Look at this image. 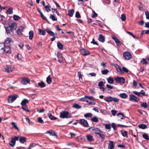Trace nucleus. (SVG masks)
<instances>
[{
  "instance_id": "59",
  "label": "nucleus",
  "mask_w": 149,
  "mask_h": 149,
  "mask_svg": "<svg viewBox=\"0 0 149 149\" xmlns=\"http://www.w3.org/2000/svg\"><path fill=\"white\" fill-rule=\"evenodd\" d=\"M104 83L102 81H100L98 84V86H104Z\"/></svg>"
},
{
  "instance_id": "57",
  "label": "nucleus",
  "mask_w": 149,
  "mask_h": 149,
  "mask_svg": "<svg viewBox=\"0 0 149 149\" xmlns=\"http://www.w3.org/2000/svg\"><path fill=\"white\" fill-rule=\"evenodd\" d=\"M123 71V72H128L129 70L126 68L125 67H123L122 68Z\"/></svg>"
},
{
  "instance_id": "47",
  "label": "nucleus",
  "mask_w": 149,
  "mask_h": 149,
  "mask_svg": "<svg viewBox=\"0 0 149 149\" xmlns=\"http://www.w3.org/2000/svg\"><path fill=\"white\" fill-rule=\"evenodd\" d=\"M109 72V71L107 69H105L101 71L102 73L103 74H107Z\"/></svg>"
},
{
  "instance_id": "49",
  "label": "nucleus",
  "mask_w": 149,
  "mask_h": 149,
  "mask_svg": "<svg viewBox=\"0 0 149 149\" xmlns=\"http://www.w3.org/2000/svg\"><path fill=\"white\" fill-rule=\"evenodd\" d=\"M142 136L145 139L147 140H149L148 136L146 134H143L142 135Z\"/></svg>"
},
{
  "instance_id": "55",
  "label": "nucleus",
  "mask_w": 149,
  "mask_h": 149,
  "mask_svg": "<svg viewBox=\"0 0 149 149\" xmlns=\"http://www.w3.org/2000/svg\"><path fill=\"white\" fill-rule=\"evenodd\" d=\"M121 19L123 21H124L125 20L126 17L124 14L121 15Z\"/></svg>"
},
{
  "instance_id": "18",
  "label": "nucleus",
  "mask_w": 149,
  "mask_h": 149,
  "mask_svg": "<svg viewBox=\"0 0 149 149\" xmlns=\"http://www.w3.org/2000/svg\"><path fill=\"white\" fill-rule=\"evenodd\" d=\"M46 31L50 36L53 37H54V36H55L54 33L52 32V31L47 29H46Z\"/></svg>"
},
{
  "instance_id": "13",
  "label": "nucleus",
  "mask_w": 149,
  "mask_h": 149,
  "mask_svg": "<svg viewBox=\"0 0 149 149\" xmlns=\"http://www.w3.org/2000/svg\"><path fill=\"white\" fill-rule=\"evenodd\" d=\"M112 38L114 40L115 42L117 45H119L121 44V42L118 40V38L115 36H112Z\"/></svg>"
},
{
  "instance_id": "30",
  "label": "nucleus",
  "mask_w": 149,
  "mask_h": 149,
  "mask_svg": "<svg viewBox=\"0 0 149 149\" xmlns=\"http://www.w3.org/2000/svg\"><path fill=\"white\" fill-rule=\"evenodd\" d=\"M74 10L73 9L69 10L68 11V15L70 17H72L74 13Z\"/></svg>"
},
{
  "instance_id": "35",
  "label": "nucleus",
  "mask_w": 149,
  "mask_h": 149,
  "mask_svg": "<svg viewBox=\"0 0 149 149\" xmlns=\"http://www.w3.org/2000/svg\"><path fill=\"white\" fill-rule=\"evenodd\" d=\"M98 135L100 136V137L102 139H104L105 138V135L103 133V132L100 131V132L98 134Z\"/></svg>"
},
{
  "instance_id": "11",
  "label": "nucleus",
  "mask_w": 149,
  "mask_h": 149,
  "mask_svg": "<svg viewBox=\"0 0 149 149\" xmlns=\"http://www.w3.org/2000/svg\"><path fill=\"white\" fill-rule=\"evenodd\" d=\"M6 31L8 35L12 36L13 35V30L9 26L7 27L6 28Z\"/></svg>"
},
{
  "instance_id": "64",
  "label": "nucleus",
  "mask_w": 149,
  "mask_h": 149,
  "mask_svg": "<svg viewBox=\"0 0 149 149\" xmlns=\"http://www.w3.org/2000/svg\"><path fill=\"white\" fill-rule=\"evenodd\" d=\"M117 111L115 110H112L111 111V112L112 114L114 116L115 115Z\"/></svg>"
},
{
  "instance_id": "21",
  "label": "nucleus",
  "mask_w": 149,
  "mask_h": 149,
  "mask_svg": "<svg viewBox=\"0 0 149 149\" xmlns=\"http://www.w3.org/2000/svg\"><path fill=\"white\" fill-rule=\"evenodd\" d=\"M108 82L110 84H113L114 82L113 79L111 77H109L107 79Z\"/></svg>"
},
{
  "instance_id": "9",
  "label": "nucleus",
  "mask_w": 149,
  "mask_h": 149,
  "mask_svg": "<svg viewBox=\"0 0 149 149\" xmlns=\"http://www.w3.org/2000/svg\"><path fill=\"white\" fill-rule=\"evenodd\" d=\"M1 50H3L6 53L8 54H10L11 53L10 50V48L9 46H5L4 48H2Z\"/></svg>"
},
{
  "instance_id": "25",
  "label": "nucleus",
  "mask_w": 149,
  "mask_h": 149,
  "mask_svg": "<svg viewBox=\"0 0 149 149\" xmlns=\"http://www.w3.org/2000/svg\"><path fill=\"white\" fill-rule=\"evenodd\" d=\"M138 127L139 128L144 129L147 128V126L144 124H141L139 125Z\"/></svg>"
},
{
  "instance_id": "20",
  "label": "nucleus",
  "mask_w": 149,
  "mask_h": 149,
  "mask_svg": "<svg viewBox=\"0 0 149 149\" xmlns=\"http://www.w3.org/2000/svg\"><path fill=\"white\" fill-rule=\"evenodd\" d=\"M38 30L39 31V34L40 35L44 36L45 35L46 32L45 30L40 29H39Z\"/></svg>"
},
{
  "instance_id": "1",
  "label": "nucleus",
  "mask_w": 149,
  "mask_h": 149,
  "mask_svg": "<svg viewBox=\"0 0 149 149\" xmlns=\"http://www.w3.org/2000/svg\"><path fill=\"white\" fill-rule=\"evenodd\" d=\"M60 117L61 118H69L72 117L71 116L68 112L66 111H63L60 113Z\"/></svg>"
},
{
  "instance_id": "33",
  "label": "nucleus",
  "mask_w": 149,
  "mask_h": 149,
  "mask_svg": "<svg viewBox=\"0 0 149 149\" xmlns=\"http://www.w3.org/2000/svg\"><path fill=\"white\" fill-rule=\"evenodd\" d=\"M46 82L49 84H50L51 83L52 79L50 78V76H48L47 77V78Z\"/></svg>"
},
{
  "instance_id": "36",
  "label": "nucleus",
  "mask_w": 149,
  "mask_h": 149,
  "mask_svg": "<svg viewBox=\"0 0 149 149\" xmlns=\"http://www.w3.org/2000/svg\"><path fill=\"white\" fill-rule=\"evenodd\" d=\"M49 133L50 135L52 136H56V133L54 131L51 132L50 131H47L46 133Z\"/></svg>"
},
{
  "instance_id": "10",
  "label": "nucleus",
  "mask_w": 149,
  "mask_h": 149,
  "mask_svg": "<svg viewBox=\"0 0 149 149\" xmlns=\"http://www.w3.org/2000/svg\"><path fill=\"white\" fill-rule=\"evenodd\" d=\"M13 67H10L9 65H6L5 68V71L8 73L11 72L13 71Z\"/></svg>"
},
{
  "instance_id": "16",
  "label": "nucleus",
  "mask_w": 149,
  "mask_h": 149,
  "mask_svg": "<svg viewBox=\"0 0 149 149\" xmlns=\"http://www.w3.org/2000/svg\"><path fill=\"white\" fill-rule=\"evenodd\" d=\"M109 142V143L108 145V148L109 149H113L114 147L113 141H110Z\"/></svg>"
},
{
  "instance_id": "19",
  "label": "nucleus",
  "mask_w": 149,
  "mask_h": 149,
  "mask_svg": "<svg viewBox=\"0 0 149 149\" xmlns=\"http://www.w3.org/2000/svg\"><path fill=\"white\" fill-rule=\"evenodd\" d=\"M26 140V138L24 137H20L19 138V141L22 143H24Z\"/></svg>"
},
{
  "instance_id": "56",
  "label": "nucleus",
  "mask_w": 149,
  "mask_h": 149,
  "mask_svg": "<svg viewBox=\"0 0 149 149\" xmlns=\"http://www.w3.org/2000/svg\"><path fill=\"white\" fill-rule=\"evenodd\" d=\"M38 121L39 123H44L43 120L40 117L38 118Z\"/></svg>"
},
{
  "instance_id": "39",
  "label": "nucleus",
  "mask_w": 149,
  "mask_h": 149,
  "mask_svg": "<svg viewBox=\"0 0 149 149\" xmlns=\"http://www.w3.org/2000/svg\"><path fill=\"white\" fill-rule=\"evenodd\" d=\"M141 63L143 64L146 65L148 64V62L146 61L145 59L143 58L141 61Z\"/></svg>"
},
{
  "instance_id": "27",
  "label": "nucleus",
  "mask_w": 149,
  "mask_h": 149,
  "mask_svg": "<svg viewBox=\"0 0 149 149\" xmlns=\"http://www.w3.org/2000/svg\"><path fill=\"white\" fill-rule=\"evenodd\" d=\"M38 85L41 88L44 87L45 86V84L42 81L38 83Z\"/></svg>"
},
{
  "instance_id": "61",
  "label": "nucleus",
  "mask_w": 149,
  "mask_h": 149,
  "mask_svg": "<svg viewBox=\"0 0 149 149\" xmlns=\"http://www.w3.org/2000/svg\"><path fill=\"white\" fill-rule=\"evenodd\" d=\"M75 17H76L77 18H80L81 16L79 13L78 12H77L75 14Z\"/></svg>"
},
{
  "instance_id": "31",
  "label": "nucleus",
  "mask_w": 149,
  "mask_h": 149,
  "mask_svg": "<svg viewBox=\"0 0 149 149\" xmlns=\"http://www.w3.org/2000/svg\"><path fill=\"white\" fill-rule=\"evenodd\" d=\"M29 39L31 40L33 36V32L32 31H31L29 32Z\"/></svg>"
},
{
  "instance_id": "29",
  "label": "nucleus",
  "mask_w": 149,
  "mask_h": 149,
  "mask_svg": "<svg viewBox=\"0 0 149 149\" xmlns=\"http://www.w3.org/2000/svg\"><path fill=\"white\" fill-rule=\"evenodd\" d=\"M11 125H12V126L14 128L19 130V129L17 126L16 123L14 122H12L11 123Z\"/></svg>"
},
{
  "instance_id": "17",
  "label": "nucleus",
  "mask_w": 149,
  "mask_h": 149,
  "mask_svg": "<svg viewBox=\"0 0 149 149\" xmlns=\"http://www.w3.org/2000/svg\"><path fill=\"white\" fill-rule=\"evenodd\" d=\"M104 37L102 34H100L98 37V40L100 42H104Z\"/></svg>"
},
{
  "instance_id": "8",
  "label": "nucleus",
  "mask_w": 149,
  "mask_h": 149,
  "mask_svg": "<svg viewBox=\"0 0 149 149\" xmlns=\"http://www.w3.org/2000/svg\"><path fill=\"white\" fill-rule=\"evenodd\" d=\"M129 100L132 101L137 102L139 100V98L133 95H129Z\"/></svg>"
},
{
  "instance_id": "26",
  "label": "nucleus",
  "mask_w": 149,
  "mask_h": 149,
  "mask_svg": "<svg viewBox=\"0 0 149 149\" xmlns=\"http://www.w3.org/2000/svg\"><path fill=\"white\" fill-rule=\"evenodd\" d=\"M48 115L49 118L51 120H54L56 119V118L54 116H52L51 113H48Z\"/></svg>"
},
{
  "instance_id": "42",
  "label": "nucleus",
  "mask_w": 149,
  "mask_h": 149,
  "mask_svg": "<svg viewBox=\"0 0 149 149\" xmlns=\"http://www.w3.org/2000/svg\"><path fill=\"white\" fill-rule=\"evenodd\" d=\"M92 116V114L91 113H87L84 115V116L86 118L91 117Z\"/></svg>"
},
{
  "instance_id": "45",
  "label": "nucleus",
  "mask_w": 149,
  "mask_h": 149,
  "mask_svg": "<svg viewBox=\"0 0 149 149\" xmlns=\"http://www.w3.org/2000/svg\"><path fill=\"white\" fill-rule=\"evenodd\" d=\"M57 45L58 48L60 49H62L63 48V45L60 43H58Z\"/></svg>"
},
{
  "instance_id": "28",
  "label": "nucleus",
  "mask_w": 149,
  "mask_h": 149,
  "mask_svg": "<svg viewBox=\"0 0 149 149\" xmlns=\"http://www.w3.org/2000/svg\"><path fill=\"white\" fill-rule=\"evenodd\" d=\"M15 140L13 139L10 141V143H9V144L11 147H13L15 145Z\"/></svg>"
},
{
  "instance_id": "12",
  "label": "nucleus",
  "mask_w": 149,
  "mask_h": 149,
  "mask_svg": "<svg viewBox=\"0 0 149 149\" xmlns=\"http://www.w3.org/2000/svg\"><path fill=\"white\" fill-rule=\"evenodd\" d=\"M80 52L81 54L83 55H88L90 54V52L86 51L84 49H83L80 50Z\"/></svg>"
},
{
  "instance_id": "41",
  "label": "nucleus",
  "mask_w": 149,
  "mask_h": 149,
  "mask_svg": "<svg viewBox=\"0 0 149 149\" xmlns=\"http://www.w3.org/2000/svg\"><path fill=\"white\" fill-rule=\"evenodd\" d=\"M127 132L126 131H124L121 132V134L123 137H127Z\"/></svg>"
},
{
  "instance_id": "44",
  "label": "nucleus",
  "mask_w": 149,
  "mask_h": 149,
  "mask_svg": "<svg viewBox=\"0 0 149 149\" xmlns=\"http://www.w3.org/2000/svg\"><path fill=\"white\" fill-rule=\"evenodd\" d=\"M50 18L54 21H57V18L55 17V16L52 15H50Z\"/></svg>"
},
{
  "instance_id": "58",
  "label": "nucleus",
  "mask_w": 149,
  "mask_h": 149,
  "mask_svg": "<svg viewBox=\"0 0 149 149\" xmlns=\"http://www.w3.org/2000/svg\"><path fill=\"white\" fill-rule=\"evenodd\" d=\"M22 109H23L25 111H27V112H29V110L28 109H27V107H25L24 106H22Z\"/></svg>"
},
{
  "instance_id": "48",
  "label": "nucleus",
  "mask_w": 149,
  "mask_h": 149,
  "mask_svg": "<svg viewBox=\"0 0 149 149\" xmlns=\"http://www.w3.org/2000/svg\"><path fill=\"white\" fill-rule=\"evenodd\" d=\"M104 125H105V128L107 130H110L111 129V125L110 124H104Z\"/></svg>"
},
{
  "instance_id": "54",
  "label": "nucleus",
  "mask_w": 149,
  "mask_h": 149,
  "mask_svg": "<svg viewBox=\"0 0 149 149\" xmlns=\"http://www.w3.org/2000/svg\"><path fill=\"white\" fill-rule=\"evenodd\" d=\"M117 71L118 72H119L120 74H122L123 73V71L120 68V67L117 70Z\"/></svg>"
},
{
  "instance_id": "53",
  "label": "nucleus",
  "mask_w": 149,
  "mask_h": 149,
  "mask_svg": "<svg viewBox=\"0 0 149 149\" xmlns=\"http://www.w3.org/2000/svg\"><path fill=\"white\" fill-rule=\"evenodd\" d=\"M58 61L60 63H61L63 61V56H58Z\"/></svg>"
},
{
  "instance_id": "34",
  "label": "nucleus",
  "mask_w": 149,
  "mask_h": 149,
  "mask_svg": "<svg viewBox=\"0 0 149 149\" xmlns=\"http://www.w3.org/2000/svg\"><path fill=\"white\" fill-rule=\"evenodd\" d=\"M91 120L92 121L95 123H97L98 121V118L95 116L93 117L91 119Z\"/></svg>"
},
{
  "instance_id": "51",
  "label": "nucleus",
  "mask_w": 149,
  "mask_h": 149,
  "mask_svg": "<svg viewBox=\"0 0 149 149\" xmlns=\"http://www.w3.org/2000/svg\"><path fill=\"white\" fill-rule=\"evenodd\" d=\"M25 26L24 25H21L19 26L18 29L20 30L21 31H23L24 29V28Z\"/></svg>"
},
{
  "instance_id": "14",
  "label": "nucleus",
  "mask_w": 149,
  "mask_h": 149,
  "mask_svg": "<svg viewBox=\"0 0 149 149\" xmlns=\"http://www.w3.org/2000/svg\"><path fill=\"white\" fill-rule=\"evenodd\" d=\"M30 82L29 79L27 78H24L22 79L21 83L23 85H26Z\"/></svg>"
},
{
  "instance_id": "50",
  "label": "nucleus",
  "mask_w": 149,
  "mask_h": 149,
  "mask_svg": "<svg viewBox=\"0 0 149 149\" xmlns=\"http://www.w3.org/2000/svg\"><path fill=\"white\" fill-rule=\"evenodd\" d=\"M73 107L74 108L77 109H80L81 108V106H80L78 104H74L73 105Z\"/></svg>"
},
{
  "instance_id": "62",
  "label": "nucleus",
  "mask_w": 149,
  "mask_h": 149,
  "mask_svg": "<svg viewBox=\"0 0 149 149\" xmlns=\"http://www.w3.org/2000/svg\"><path fill=\"white\" fill-rule=\"evenodd\" d=\"M133 92L135 95H137L139 97L140 96V93H139V92H138L136 91H133Z\"/></svg>"
},
{
  "instance_id": "6",
  "label": "nucleus",
  "mask_w": 149,
  "mask_h": 149,
  "mask_svg": "<svg viewBox=\"0 0 149 149\" xmlns=\"http://www.w3.org/2000/svg\"><path fill=\"white\" fill-rule=\"evenodd\" d=\"M116 82L118 83H122L123 84L124 83L125 79L123 77H117L115 78Z\"/></svg>"
},
{
  "instance_id": "63",
  "label": "nucleus",
  "mask_w": 149,
  "mask_h": 149,
  "mask_svg": "<svg viewBox=\"0 0 149 149\" xmlns=\"http://www.w3.org/2000/svg\"><path fill=\"white\" fill-rule=\"evenodd\" d=\"M145 15L146 16V18L147 19H149V13L148 11H146Z\"/></svg>"
},
{
  "instance_id": "15",
  "label": "nucleus",
  "mask_w": 149,
  "mask_h": 149,
  "mask_svg": "<svg viewBox=\"0 0 149 149\" xmlns=\"http://www.w3.org/2000/svg\"><path fill=\"white\" fill-rule=\"evenodd\" d=\"M9 26L12 29L14 30L16 29L17 27V24L15 23H10Z\"/></svg>"
},
{
  "instance_id": "52",
  "label": "nucleus",
  "mask_w": 149,
  "mask_h": 149,
  "mask_svg": "<svg viewBox=\"0 0 149 149\" xmlns=\"http://www.w3.org/2000/svg\"><path fill=\"white\" fill-rule=\"evenodd\" d=\"M22 31H21L20 30H19L17 29V34L18 35V36H20L22 35Z\"/></svg>"
},
{
  "instance_id": "40",
  "label": "nucleus",
  "mask_w": 149,
  "mask_h": 149,
  "mask_svg": "<svg viewBox=\"0 0 149 149\" xmlns=\"http://www.w3.org/2000/svg\"><path fill=\"white\" fill-rule=\"evenodd\" d=\"M45 8L47 12H49L50 11L51 6L49 5H47L45 6Z\"/></svg>"
},
{
  "instance_id": "7",
  "label": "nucleus",
  "mask_w": 149,
  "mask_h": 149,
  "mask_svg": "<svg viewBox=\"0 0 149 149\" xmlns=\"http://www.w3.org/2000/svg\"><path fill=\"white\" fill-rule=\"evenodd\" d=\"M79 123L81 124L85 127H88V124L87 121L84 119H80L79 120Z\"/></svg>"
},
{
  "instance_id": "23",
  "label": "nucleus",
  "mask_w": 149,
  "mask_h": 149,
  "mask_svg": "<svg viewBox=\"0 0 149 149\" xmlns=\"http://www.w3.org/2000/svg\"><path fill=\"white\" fill-rule=\"evenodd\" d=\"M13 40L11 38H8L5 39V42L6 44H8L10 43Z\"/></svg>"
},
{
  "instance_id": "43",
  "label": "nucleus",
  "mask_w": 149,
  "mask_h": 149,
  "mask_svg": "<svg viewBox=\"0 0 149 149\" xmlns=\"http://www.w3.org/2000/svg\"><path fill=\"white\" fill-rule=\"evenodd\" d=\"M13 18L16 21L20 19L19 17L16 15H13Z\"/></svg>"
},
{
  "instance_id": "5",
  "label": "nucleus",
  "mask_w": 149,
  "mask_h": 149,
  "mask_svg": "<svg viewBox=\"0 0 149 149\" xmlns=\"http://www.w3.org/2000/svg\"><path fill=\"white\" fill-rule=\"evenodd\" d=\"M89 130H90L91 132L95 134H98L101 131L100 129L96 127H92L89 128Z\"/></svg>"
},
{
  "instance_id": "32",
  "label": "nucleus",
  "mask_w": 149,
  "mask_h": 149,
  "mask_svg": "<svg viewBox=\"0 0 149 149\" xmlns=\"http://www.w3.org/2000/svg\"><path fill=\"white\" fill-rule=\"evenodd\" d=\"M122 98H125L127 96V95L125 93H122L119 95Z\"/></svg>"
},
{
  "instance_id": "46",
  "label": "nucleus",
  "mask_w": 149,
  "mask_h": 149,
  "mask_svg": "<svg viewBox=\"0 0 149 149\" xmlns=\"http://www.w3.org/2000/svg\"><path fill=\"white\" fill-rule=\"evenodd\" d=\"M141 106L142 107L146 108L147 107L148 105L146 102H143L141 104Z\"/></svg>"
},
{
  "instance_id": "22",
  "label": "nucleus",
  "mask_w": 149,
  "mask_h": 149,
  "mask_svg": "<svg viewBox=\"0 0 149 149\" xmlns=\"http://www.w3.org/2000/svg\"><path fill=\"white\" fill-rule=\"evenodd\" d=\"M13 8L10 7L8 8V10L6 11V13L8 14H11L13 13Z\"/></svg>"
},
{
  "instance_id": "60",
  "label": "nucleus",
  "mask_w": 149,
  "mask_h": 149,
  "mask_svg": "<svg viewBox=\"0 0 149 149\" xmlns=\"http://www.w3.org/2000/svg\"><path fill=\"white\" fill-rule=\"evenodd\" d=\"M112 127H113L114 130H116V126L114 123H112L111 124Z\"/></svg>"
},
{
  "instance_id": "38",
  "label": "nucleus",
  "mask_w": 149,
  "mask_h": 149,
  "mask_svg": "<svg viewBox=\"0 0 149 149\" xmlns=\"http://www.w3.org/2000/svg\"><path fill=\"white\" fill-rule=\"evenodd\" d=\"M123 56H132V55L130 52H126L123 53Z\"/></svg>"
},
{
  "instance_id": "24",
  "label": "nucleus",
  "mask_w": 149,
  "mask_h": 149,
  "mask_svg": "<svg viewBox=\"0 0 149 149\" xmlns=\"http://www.w3.org/2000/svg\"><path fill=\"white\" fill-rule=\"evenodd\" d=\"M28 102V101L26 99H24L21 103V104L22 106H24Z\"/></svg>"
},
{
  "instance_id": "2",
  "label": "nucleus",
  "mask_w": 149,
  "mask_h": 149,
  "mask_svg": "<svg viewBox=\"0 0 149 149\" xmlns=\"http://www.w3.org/2000/svg\"><path fill=\"white\" fill-rule=\"evenodd\" d=\"M94 98L91 96H85L84 97L80 99V100L82 101H85L91 104L92 102V101L93 100Z\"/></svg>"
},
{
  "instance_id": "37",
  "label": "nucleus",
  "mask_w": 149,
  "mask_h": 149,
  "mask_svg": "<svg viewBox=\"0 0 149 149\" xmlns=\"http://www.w3.org/2000/svg\"><path fill=\"white\" fill-rule=\"evenodd\" d=\"M86 138L89 141H91L93 140L92 136L90 135H87L86 136Z\"/></svg>"
},
{
  "instance_id": "3",
  "label": "nucleus",
  "mask_w": 149,
  "mask_h": 149,
  "mask_svg": "<svg viewBox=\"0 0 149 149\" xmlns=\"http://www.w3.org/2000/svg\"><path fill=\"white\" fill-rule=\"evenodd\" d=\"M104 100L107 102H111L112 101L115 102H118L119 101V100L116 97H105L104 98Z\"/></svg>"
},
{
  "instance_id": "4",
  "label": "nucleus",
  "mask_w": 149,
  "mask_h": 149,
  "mask_svg": "<svg viewBox=\"0 0 149 149\" xmlns=\"http://www.w3.org/2000/svg\"><path fill=\"white\" fill-rule=\"evenodd\" d=\"M18 97V96L16 95H10L8 97V102L9 103L13 102L16 100Z\"/></svg>"
}]
</instances>
